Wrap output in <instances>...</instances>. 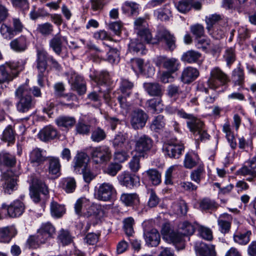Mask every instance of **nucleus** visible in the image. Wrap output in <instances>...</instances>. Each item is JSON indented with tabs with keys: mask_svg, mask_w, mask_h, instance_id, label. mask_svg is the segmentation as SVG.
<instances>
[{
	"mask_svg": "<svg viewBox=\"0 0 256 256\" xmlns=\"http://www.w3.org/2000/svg\"><path fill=\"white\" fill-rule=\"evenodd\" d=\"M136 38L131 40L128 45L130 52L144 54V42L148 44H156L160 42L166 44L170 50H173L176 47V38L170 33H136Z\"/></svg>",
	"mask_w": 256,
	"mask_h": 256,
	"instance_id": "f257e3e1",
	"label": "nucleus"
},
{
	"mask_svg": "<svg viewBox=\"0 0 256 256\" xmlns=\"http://www.w3.org/2000/svg\"><path fill=\"white\" fill-rule=\"evenodd\" d=\"M30 94L31 90L26 84L20 85L16 89L14 96L18 100L16 106L18 112H26L34 106L35 101Z\"/></svg>",
	"mask_w": 256,
	"mask_h": 256,
	"instance_id": "f03ea898",
	"label": "nucleus"
},
{
	"mask_svg": "<svg viewBox=\"0 0 256 256\" xmlns=\"http://www.w3.org/2000/svg\"><path fill=\"white\" fill-rule=\"evenodd\" d=\"M178 114L180 118L188 119L187 126L190 131L193 133L196 140L203 141L208 139L210 136L204 130L202 122L184 111H178Z\"/></svg>",
	"mask_w": 256,
	"mask_h": 256,
	"instance_id": "7ed1b4c3",
	"label": "nucleus"
},
{
	"mask_svg": "<svg viewBox=\"0 0 256 256\" xmlns=\"http://www.w3.org/2000/svg\"><path fill=\"white\" fill-rule=\"evenodd\" d=\"M194 232V226L188 222H184L179 225L178 232L164 228L162 234L164 238L168 242H172L176 244L178 243H182L184 236L192 235Z\"/></svg>",
	"mask_w": 256,
	"mask_h": 256,
	"instance_id": "20e7f679",
	"label": "nucleus"
},
{
	"mask_svg": "<svg viewBox=\"0 0 256 256\" xmlns=\"http://www.w3.org/2000/svg\"><path fill=\"white\" fill-rule=\"evenodd\" d=\"M24 62H6L0 66V84L9 82L18 74L24 68Z\"/></svg>",
	"mask_w": 256,
	"mask_h": 256,
	"instance_id": "39448f33",
	"label": "nucleus"
},
{
	"mask_svg": "<svg viewBox=\"0 0 256 256\" xmlns=\"http://www.w3.org/2000/svg\"><path fill=\"white\" fill-rule=\"evenodd\" d=\"M48 188L44 182L38 178L34 177L30 186V196L35 203L39 202L42 198L40 194L45 197L48 194Z\"/></svg>",
	"mask_w": 256,
	"mask_h": 256,
	"instance_id": "423d86ee",
	"label": "nucleus"
},
{
	"mask_svg": "<svg viewBox=\"0 0 256 256\" xmlns=\"http://www.w3.org/2000/svg\"><path fill=\"white\" fill-rule=\"evenodd\" d=\"M228 81L226 74L219 68L215 67L211 70L208 84L210 88L216 90L220 86L226 84Z\"/></svg>",
	"mask_w": 256,
	"mask_h": 256,
	"instance_id": "0eeeda50",
	"label": "nucleus"
},
{
	"mask_svg": "<svg viewBox=\"0 0 256 256\" xmlns=\"http://www.w3.org/2000/svg\"><path fill=\"white\" fill-rule=\"evenodd\" d=\"M116 192L114 186L110 182L99 184L95 188L94 196L98 200L107 202L110 200Z\"/></svg>",
	"mask_w": 256,
	"mask_h": 256,
	"instance_id": "6e6552de",
	"label": "nucleus"
},
{
	"mask_svg": "<svg viewBox=\"0 0 256 256\" xmlns=\"http://www.w3.org/2000/svg\"><path fill=\"white\" fill-rule=\"evenodd\" d=\"M91 156L95 163L102 164L110 160L111 152L106 146H99L92 148Z\"/></svg>",
	"mask_w": 256,
	"mask_h": 256,
	"instance_id": "1a4fd4ad",
	"label": "nucleus"
},
{
	"mask_svg": "<svg viewBox=\"0 0 256 256\" xmlns=\"http://www.w3.org/2000/svg\"><path fill=\"white\" fill-rule=\"evenodd\" d=\"M163 150L165 155L170 158H178L184 150V146L182 144L176 142H170L164 144Z\"/></svg>",
	"mask_w": 256,
	"mask_h": 256,
	"instance_id": "9d476101",
	"label": "nucleus"
},
{
	"mask_svg": "<svg viewBox=\"0 0 256 256\" xmlns=\"http://www.w3.org/2000/svg\"><path fill=\"white\" fill-rule=\"evenodd\" d=\"M148 116L142 110L140 109L134 110L130 116V124L134 130L142 128L144 126L147 121Z\"/></svg>",
	"mask_w": 256,
	"mask_h": 256,
	"instance_id": "9b49d317",
	"label": "nucleus"
},
{
	"mask_svg": "<svg viewBox=\"0 0 256 256\" xmlns=\"http://www.w3.org/2000/svg\"><path fill=\"white\" fill-rule=\"evenodd\" d=\"M152 146L153 140L146 135L140 136L135 142L136 151L142 156L149 152Z\"/></svg>",
	"mask_w": 256,
	"mask_h": 256,
	"instance_id": "f8f14e48",
	"label": "nucleus"
},
{
	"mask_svg": "<svg viewBox=\"0 0 256 256\" xmlns=\"http://www.w3.org/2000/svg\"><path fill=\"white\" fill-rule=\"evenodd\" d=\"M2 207L3 209L6 210L8 215L10 218L20 216L24 213L25 210L24 203L19 200L13 201L10 205L4 204Z\"/></svg>",
	"mask_w": 256,
	"mask_h": 256,
	"instance_id": "ddd939ff",
	"label": "nucleus"
},
{
	"mask_svg": "<svg viewBox=\"0 0 256 256\" xmlns=\"http://www.w3.org/2000/svg\"><path fill=\"white\" fill-rule=\"evenodd\" d=\"M68 81L71 84L72 88L76 90L79 94H82L86 92V88L82 78L75 72H70L68 74Z\"/></svg>",
	"mask_w": 256,
	"mask_h": 256,
	"instance_id": "4468645a",
	"label": "nucleus"
},
{
	"mask_svg": "<svg viewBox=\"0 0 256 256\" xmlns=\"http://www.w3.org/2000/svg\"><path fill=\"white\" fill-rule=\"evenodd\" d=\"M3 181L2 187L4 193L11 194L18 188L17 179L12 176L11 172L8 171L2 174Z\"/></svg>",
	"mask_w": 256,
	"mask_h": 256,
	"instance_id": "2eb2a0df",
	"label": "nucleus"
},
{
	"mask_svg": "<svg viewBox=\"0 0 256 256\" xmlns=\"http://www.w3.org/2000/svg\"><path fill=\"white\" fill-rule=\"evenodd\" d=\"M48 54L46 51L43 50L38 51L37 68L40 72L38 75V82L41 86H44V72L46 68V62L48 61Z\"/></svg>",
	"mask_w": 256,
	"mask_h": 256,
	"instance_id": "dca6fc26",
	"label": "nucleus"
},
{
	"mask_svg": "<svg viewBox=\"0 0 256 256\" xmlns=\"http://www.w3.org/2000/svg\"><path fill=\"white\" fill-rule=\"evenodd\" d=\"M104 212L100 206L92 204L89 202V204L82 210V212L80 216L86 218H96L100 219L104 216Z\"/></svg>",
	"mask_w": 256,
	"mask_h": 256,
	"instance_id": "f3484780",
	"label": "nucleus"
},
{
	"mask_svg": "<svg viewBox=\"0 0 256 256\" xmlns=\"http://www.w3.org/2000/svg\"><path fill=\"white\" fill-rule=\"evenodd\" d=\"M195 250L197 256H216V252L214 245H208L202 242H196Z\"/></svg>",
	"mask_w": 256,
	"mask_h": 256,
	"instance_id": "a211bd4d",
	"label": "nucleus"
},
{
	"mask_svg": "<svg viewBox=\"0 0 256 256\" xmlns=\"http://www.w3.org/2000/svg\"><path fill=\"white\" fill-rule=\"evenodd\" d=\"M144 236L145 241L148 246H156L160 242V235L158 231L152 228L150 230H144Z\"/></svg>",
	"mask_w": 256,
	"mask_h": 256,
	"instance_id": "6ab92c4d",
	"label": "nucleus"
},
{
	"mask_svg": "<svg viewBox=\"0 0 256 256\" xmlns=\"http://www.w3.org/2000/svg\"><path fill=\"white\" fill-rule=\"evenodd\" d=\"M55 234V228L50 222L42 224L38 229V234L41 241H46Z\"/></svg>",
	"mask_w": 256,
	"mask_h": 256,
	"instance_id": "aec40b11",
	"label": "nucleus"
},
{
	"mask_svg": "<svg viewBox=\"0 0 256 256\" xmlns=\"http://www.w3.org/2000/svg\"><path fill=\"white\" fill-rule=\"evenodd\" d=\"M198 76L199 72L196 68L188 66L184 69L181 78L184 83L188 84L194 80Z\"/></svg>",
	"mask_w": 256,
	"mask_h": 256,
	"instance_id": "412c9836",
	"label": "nucleus"
},
{
	"mask_svg": "<svg viewBox=\"0 0 256 256\" xmlns=\"http://www.w3.org/2000/svg\"><path fill=\"white\" fill-rule=\"evenodd\" d=\"M118 180L122 185L128 188H132L136 186L138 183V178L135 176H132L128 172H124L118 177Z\"/></svg>",
	"mask_w": 256,
	"mask_h": 256,
	"instance_id": "4be33fe9",
	"label": "nucleus"
},
{
	"mask_svg": "<svg viewBox=\"0 0 256 256\" xmlns=\"http://www.w3.org/2000/svg\"><path fill=\"white\" fill-rule=\"evenodd\" d=\"M17 231L14 226H6L0 228V242H8L14 236Z\"/></svg>",
	"mask_w": 256,
	"mask_h": 256,
	"instance_id": "5701e85b",
	"label": "nucleus"
},
{
	"mask_svg": "<svg viewBox=\"0 0 256 256\" xmlns=\"http://www.w3.org/2000/svg\"><path fill=\"white\" fill-rule=\"evenodd\" d=\"M251 235L250 230L236 231L233 236L234 240L238 244L246 245L250 242Z\"/></svg>",
	"mask_w": 256,
	"mask_h": 256,
	"instance_id": "b1692460",
	"label": "nucleus"
},
{
	"mask_svg": "<svg viewBox=\"0 0 256 256\" xmlns=\"http://www.w3.org/2000/svg\"><path fill=\"white\" fill-rule=\"evenodd\" d=\"M39 138L42 141L54 139L57 136L56 130L52 126H48L44 128L38 133Z\"/></svg>",
	"mask_w": 256,
	"mask_h": 256,
	"instance_id": "393cba45",
	"label": "nucleus"
},
{
	"mask_svg": "<svg viewBox=\"0 0 256 256\" xmlns=\"http://www.w3.org/2000/svg\"><path fill=\"white\" fill-rule=\"evenodd\" d=\"M231 216L227 214H221L218 218V222L220 231L223 234L228 233L230 228Z\"/></svg>",
	"mask_w": 256,
	"mask_h": 256,
	"instance_id": "a878e982",
	"label": "nucleus"
},
{
	"mask_svg": "<svg viewBox=\"0 0 256 256\" xmlns=\"http://www.w3.org/2000/svg\"><path fill=\"white\" fill-rule=\"evenodd\" d=\"M163 67L168 72L174 73L178 70L180 63L178 60L176 58H164L162 61Z\"/></svg>",
	"mask_w": 256,
	"mask_h": 256,
	"instance_id": "bb28decb",
	"label": "nucleus"
},
{
	"mask_svg": "<svg viewBox=\"0 0 256 256\" xmlns=\"http://www.w3.org/2000/svg\"><path fill=\"white\" fill-rule=\"evenodd\" d=\"M154 15L161 21H168L172 18V11L168 6H165L162 8L155 10Z\"/></svg>",
	"mask_w": 256,
	"mask_h": 256,
	"instance_id": "cd10ccee",
	"label": "nucleus"
},
{
	"mask_svg": "<svg viewBox=\"0 0 256 256\" xmlns=\"http://www.w3.org/2000/svg\"><path fill=\"white\" fill-rule=\"evenodd\" d=\"M201 54L194 50H189L184 52L181 57V60L188 64L196 62L200 58Z\"/></svg>",
	"mask_w": 256,
	"mask_h": 256,
	"instance_id": "c85d7f7f",
	"label": "nucleus"
},
{
	"mask_svg": "<svg viewBox=\"0 0 256 256\" xmlns=\"http://www.w3.org/2000/svg\"><path fill=\"white\" fill-rule=\"evenodd\" d=\"M200 164V159L197 154L188 152L185 156L184 161V166L186 168H192Z\"/></svg>",
	"mask_w": 256,
	"mask_h": 256,
	"instance_id": "c756f323",
	"label": "nucleus"
},
{
	"mask_svg": "<svg viewBox=\"0 0 256 256\" xmlns=\"http://www.w3.org/2000/svg\"><path fill=\"white\" fill-rule=\"evenodd\" d=\"M56 123L59 127L65 130L72 128L76 123V120L73 117L62 116L56 120Z\"/></svg>",
	"mask_w": 256,
	"mask_h": 256,
	"instance_id": "7c9ffc66",
	"label": "nucleus"
},
{
	"mask_svg": "<svg viewBox=\"0 0 256 256\" xmlns=\"http://www.w3.org/2000/svg\"><path fill=\"white\" fill-rule=\"evenodd\" d=\"M144 86L146 92L151 96H160L162 95V88L158 83H144Z\"/></svg>",
	"mask_w": 256,
	"mask_h": 256,
	"instance_id": "2f4dec72",
	"label": "nucleus"
},
{
	"mask_svg": "<svg viewBox=\"0 0 256 256\" xmlns=\"http://www.w3.org/2000/svg\"><path fill=\"white\" fill-rule=\"evenodd\" d=\"M160 98H153L147 100L146 105L152 112H160L164 109V106Z\"/></svg>",
	"mask_w": 256,
	"mask_h": 256,
	"instance_id": "473e14b6",
	"label": "nucleus"
},
{
	"mask_svg": "<svg viewBox=\"0 0 256 256\" xmlns=\"http://www.w3.org/2000/svg\"><path fill=\"white\" fill-rule=\"evenodd\" d=\"M231 79L234 86H242L244 82V70L240 68L234 69L232 72Z\"/></svg>",
	"mask_w": 256,
	"mask_h": 256,
	"instance_id": "72a5a7b5",
	"label": "nucleus"
},
{
	"mask_svg": "<svg viewBox=\"0 0 256 256\" xmlns=\"http://www.w3.org/2000/svg\"><path fill=\"white\" fill-rule=\"evenodd\" d=\"M127 136L126 134H117L113 140V145L116 148H120L122 150H128L130 146L126 140Z\"/></svg>",
	"mask_w": 256,
	"mask_h": 256,
	"instance_id": "f704fd0d",
	"label": "nucleus"
},
{
	"mask_svg": "<svg viewBox=\"0 0 256 256\" xmlns=\"http://www.w3.org/2000/svg\"><path fill=\"white\" fill-rule=\"evenodd\" d=\"M121 201L126 206H132L139 203L140 198L136 193L123 194L120 196Z\"/></svg>",
	"mask_w": 256,
	"mask_h": 256,
	"instance_id": "c9c22d12",
	"label": "nucleus"
},
{
	"mask_svg": "<svg viewBox=\"0 0 256 256\" xmlns=\"http://www.w3.org/2000/svg\"><path fill=\"white\" fill-rule=\"evenodd\" d=\"M48 172L52 175L58 177L60 174V164L58 158H50L48 160Z\"/></svg>",
	"mask_w": 256,
	"mask_h": 256,
	"instance_id": "e433bc0d",
	"label": "nucleus"
},
{
	"mask_svg": "<svg viewBox=\"0 0 256 256\" xmlns=\"http://www.w3.org/2000/svg\"><path fill=\"white\" fill-rule=\"evenodd\" d=\"M236 174L244 176H248L246 179L248 182H252L256 180V170H252L247 165L242 166L238 170Z\"/></svg>",
	"mask_w": 256,
	"mask_h": 256,
	"instance_id": "4c0bfd02",
	"label": "nucleus"
},
{
	"mask_svg": "<svg viewBox=\"0 0 256 256\" xmlns=\"http://www.w3.org/2000/svg\"><path fill=\"white\" fill-rule=\"evenodd\" d=\"M11 48L14 50L20 52L24 51L26 48V38L22 36L10 42Z\"/></svg>",
	"mask_w": 256,
	"mask_h": 256,
	"instance_id": "58836bf2",
	"label": "nucleus"
},
{
	"mask_svg": "<svg viewBox=\"0 0 256 256\" xmlns=\"http://www.w3.org/2000/svg\"><path fill=\"white\" fill-rule=\"evenodd\" d=\"M124 12H130L132 16L137 15L138 14L139 4L133 2L126 1L122 7Z\"/></svg>",
	"mask_w": 256,
	"mask_h": 256,
	"instance_id": "ea45409f",
	"label": "nucleus"
},
{
	"mask_svg": "<svg viewBox=\"0 0 256 256\" xmlns=\"http://www.w3.org/2000/svg\"><path fill=\"white\" fill-rule=\"evenodd\" d=\"M134 29L138 32H148L150 31L148 24L145 18L139 17L134 23Z\"/></svg>",
	"mask_w": 256,
	"mask_h": 256,
	"instance_id": "a19ab883",
	"label": "nucleus"
},
{
	"mask_svg": "<svg viewBox=\"0 0 256 256\" xmlns=\"http://www.w3.org/2000/svg\"><path fill=\"white\" fill-rule=\"evenodd\" d=\"M42 150L38 148L34 149L30 154V161L32 163L40 164L43 162L45 156L42 154Z\"/></svg>",
	"mask_w": 256,
	"mask_h": 256,
	"instance_id": "79ce46f5",
	"label": "nucleus"
},
{
	"mask_svg": "<svg viewBox=\"0 0 256 256\" xmlns=\"http://www.w3.org/2000/svg\"><path fill=\"white\" fill-rule=\"evenodd\" d=\"M134 86V83L127 79L121 80L120 90L124 96H129L132 94V89Z\"/></svg>",
	"mask_w": 256,
	"mask_h": 256,
	"instance_id": "37998d69",
	"label": "nucleus"
},
{
	"mask_svg": "<svg viewBox=\"0 0 256 256\" xmlns=\"http://www.w3.org/2000/svg\"><path fill=\"white\" fill-rule=\"evenodd\" d=\"M62 41H66L64 38H62L59 36H56L50 42V47L58 54H60L62 52Z\"/></svg>",
	"mask_w": 256,
	"mask_h": 256,
	"instance_id": "c03bdc74",
	"label": "nucleus"
},
{
	"mask_svg": "<svg viewBox=\"0 0 256 256\" xmlns=\"http://www.w3.org/2000/svg\"><path fill=\"white\" fill-rule=\"evenodd\" d=\"M172 208L174 212L178 215H184L188 211L186 203L183 200H180L174 203Z\"/></svg>",
	"mask_w": 256,
	"mask_h": 256,
	"instance_id": "a18cd8bd",
	"label": "nucleus"
},
{
	"mask_svg": "<svg viewBox=\"0 0 256 256\" xmlns=\"http://www.w3.org/2000/svg\"><path fill=\"white\" fill-rule=\"evenodd\" d=\"M200 207L202 210H214L218 208V204L214 201L206 198L200 201Z\"/></svg>",
	"mask_w": 256,
	"mask_h": 256,
	"instance_id": "49530a36",
	"label": "nucleus"
},
{
	"mask_svg": "<svg viewBox=\"0 0 256 256\" xmlns=\"http://www.w3.org/2000/svg\"><path fill=\"white\" fill-rule=\"evenodd\" d=\"M50 212L53 216L58 218L65 213V208L64 206L52 201L50 204Z\"/></svg>",
	"mask_w": 256,
	"mask_h": 256,
	"instance_id": "de8ad7c7",
	"label": "nucleus"
},
{
	"mask_svg": "<svg viewBox=\"0 0 256 256\" xmlns=\"http://www.w3.org/2000/svg\"><path fill=\"white\" fill-rule=\"evenodd\" d=\"M96 82L100 85H105L110 86L112 84L110 76L107 72H102L98 76H96Z\"/></svg>",
	"mask_w": 256,
	"mask_h": 256,
	"instance_id": "09e8293b",
	"label": "nucleus"
},
{
	"mask_svg": "<svg viewBox=\"0 0 256 256\" xmlns=\"http://www.w3.org/2000/svg\"><path fill=\"white\" fill-rule=\"evenodd\" d=\"M165 126L164 117L162 115H158L152 120L150 128L152 130L158 132L162 130Z\"/></svg>",
	"mask_w": 256,
	"mask_h": 256,
	"instance_id": "8fccbe9b",
	"label": "nucleus"
},
{
	"mask_svg": "<svg viewBox=\"0 0 256 256\" xmlns=\"http://www.w3.org/2000/svg\"><path fill=\"white\" fill-rule=\"evenodd\" d=\"M62 188L67 193L74 192L76 188L75 180L72 178H67L62 180Z\"/></svg>",
	"mask_w": 256,
	"mask_h": 256,
	"instance_id": "3c124183",
	"label": "nucleus"
},
{
	"mask_svg": "<svg viewBox=\"0 0 256 256\" xmlns=\"http://www.w3.org/2000/svg\"><path fill=\"white\" fill-rule=\"evenodd\" d=\"M194 36V40L196 42L198 48H207V45L209 44V40L206 39L201 33H193Z\"/></svg>",
	"mask_w": 256,
	"mask_h": 256,
	"instance_id": "603ef678",
	"label": "nucleus"
},
{
	"mask_svg": "<svg viewBox=\"0 0 256 256\" xmlns=\"http://www.w3.org/2000/svg\"><path fill=\"white\" fill-rule=\"evenodd\" d=\"M150 180L154 185H158L161 182V175L155 169H150L146 172Z\"/></svg>",
	"mask_w": 256,
	"mask_h": 256,
	"instance_id": "864d4df0",
	"label": "nucleus"
},
{
	"mask_svg": "<svg viewBox=\"0 0 256 256\" xmlns=\"http://www.w3.org/2000/svg\"><path fill=\"white\" fill-rule=\"evenodd\" d=\"M204 173V166L200 164L198 167L195 170L192 172L190 178L192 180L199 184Z\"/></svg>",
	"mask_w": 256,
	"mask_h": 256,
	"instance_id": "5fc2aeb1",
	"label": "nucleus"
},
{
	"mask_svg": "<svg viewBox=\"0 0 256 256\" xmlns=\"http://www.w3.org/2000/svg\"><path fill=\"white\" fill-rule=\"evenodd\" d=\"M106 138L105 132L102 128H98L92 132L91 139L93 142H99Z\"/></svg>",
	"mask_w": 256,
	"mask_h": 256,
	"instance_id": "6e6d98bb",
	"label": "nucleus"
},
{
	"mask_svg": "<svg viewBox=\"0 0 256 256\" xmlns=\"http://www.w3.org/2000/svg\"><path fill=\"white\" fill-rule=\"evenodd\" d=\"M89 200L84 198H78L74 204V210L76 214L80 216L82 212V210L89 204Z\"/></svg>",
	"mask_w": 256,
	"mask_h": 256,
	"instance_id": "4d7b16f0",
	"label": "nucleus"
},
{
	"mask_svg": "<svg viewBox=\"0 0 256 256\" xmlns=\"http://www.w3.org/2000/svg\"><path fill=\"white\" fill-rule=\"evenodd\" d=\"M191 0H181L175 4L176 9L182 13H186L191 8Z\"/></svg>",
	"mask_w": 256,
	"mask_h": 256,
	"instance_id": "13d9d810",
	"label": "nucleus"
},
{
	"mask_svg": "<svg viewBox=\"0 0 256 256\" xmlns=\"http://www.w3.org/2000/svg\"><path fill=\"white\" fill-rule=\"evenodd\" d=\"M88 160L87 154L84 152L78 153L75 158L74 168H82L85 166Z\"/></svg>",
	"mask_w": 256,
	"mask_h": 256,
	"instance_id": "bf43d9fd",
	"label": "nucleus"
},
{
	"mask_svg": "<svg viewBox=\"0 0 256 256\" xmlns=\"http://www.w3.org/2000/svg\"><path fill=\"white\" fill-rule=\"evenodd\" d=\"M54 93L58 96L68 97V100L72 99L75 96L72 94H64V87L62 82H58L54 85Z\"/></svg>",
	"mask_w": 256,
	"mask_h": 256,
	"instance_id": "052dcab7",
	"label": "nucleus"
},
{
	"mask_svg": "<svg viewBox=\"0 0 256 256\" xmlns=\"http://www.w3.org/2000/svg\"><path fill=\"white\" fill-rule=\"evenodd\" d=\"M90 9L94 12H100L106 4V0H90Z\"/></svg>",
	"mask_w": 256,
	"mask_h": 256,
	"instance_id": "680f3d73",
	"label": "nucleus"
},
{
	"mask_svg": "<svg viewBox=\"0 0 256 256\" xmlns=\"http://www.w3.org/2000/svg\"><path fill=\"white\" fill-rule=\"evenodd\" d=\"M124 228L126 234L128 236H130L134 233L133 225L134 220L132 218L130 217L124 220Z\"/></svg>",
	"mask_w": 256,
	"mask_h": 256,
	"instance_id": "e2e57ef3",
	"label": "nucleus"
},
{
	"mask_svg": "<svg viewBox=\"0 0 256 256\" xmlns=\"http://www.w3.org/2000/svg\"><path fill=\"white\" fill-rule=\"evenodd\" d=\"M15 139L14 134L11 126H8L4 131L2 140L8 142H12Z\"/></svg>",
	"mask_w": 256,
	"mask_h": 256,
	"instance_id": "0e129e2a",
	"label": "nucleus"
},
{
	"mask_svg": "<svg viewBox=\"0 0 256 256\" xmlns=\"http://www.w3.org/2000/svg\"><path fill=\"white\" fill-rule=\"evenodd\" d=\"M58 240L63 245L68 244L72 242V238L69 232L64 230L60 231L58 235Z\"/></svg>",
	"mask_w": 256,
	"mask_h": 256,
	"instance_id": "69168bd1",
	"label": "nucleus"
},
{
	"mask_svg": "<svg viewBox=\"0 0 256 256\" xmlns=\"http://www.w3.org/2000/svg\"><path fill=\"white\" fill-rule=\"evenodd\" d=\"M45 242V241H41L38 234L36 236H30L27 240L29 247L34 248H36L40 244Z\"/></svg>",
	"mask_w": 256,
	"mask_h": 256,
	"instance_id": "338daca9",
	"label": "nucleus"
},
{
	"mask_svg": "<svg viewBox=\"0 0 256 256\" xmlns=\"http://www.w3.org/2000/svg\"><path fill=\"white\" fill-rule=\"evenodd\" d=\"M224 58L227 64L230 66L236 60L235 54L233 48H230L226 49Z\"/></svg>",
	"mask_w": 256,
	"mask_h": 256,
	"instance_id": "774afa93",
	"label": "nucleus"
}]
</instances>
